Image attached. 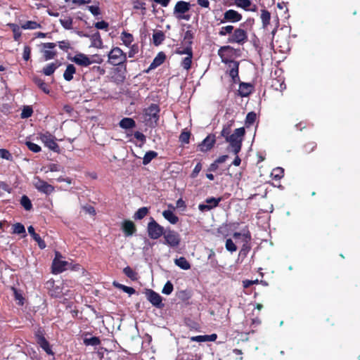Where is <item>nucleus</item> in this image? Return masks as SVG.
I'll return each mask as SVG.
<instances>
[{"label":"nucleus","mask_w":360,"mask_h":360,"mask_svg":"<svg viewBox=\"0 0 360 360\" xmlns=\"http://www.w3.org/2000/svg\"><path fill=\"white\" fill-rule=\"evenodd\" d=\"M39 139L45 146L53 151H56L58 148V146L55 141L54 136L48 132L40 134Z\"/></svg>","instance_id":"nucleus-14"},{"label":"nucleus","mask_w":360,"mask_h":360,"mask_svg":"<svg viewBox=\"0 0 360 360\" xmlns=\"http://www.w3.org/2000/svg\"><path fill=\"white\" fill-rule=\"evenodd\" d=\"M61 25L66 30L72 28V19L70 16H64L59 20Z\"/></svg>","instance_id":"nucleus-31"},{"label":"nucleus","mask_w":360,"mask_h":360,"mask_svg":"<svg viewBox=\"0 0 360 360\" xmlns=\"http://www.w3.org/2000/svg\"><path fill=\"white\" fill-rule=\"evenodd\" d=\"M130 50L128 53L129 58H133L139 52V46L137 44H133L130 46Z\"/></svg>","instance_id":"nucleus-57"},{"label":"nucleus","mask_w":360,"mask_h":360,"mask_svg":"<svg viewBox=\"0 0 360 360\" xmlns=\"http://www.w3.org/2000/svg\"><path fill=\"white\" fill-rule=\"evenodd\" d=\"M231 125L232 123H230L227 126H224L221 131V136L225 137L226 139H227V136H230L229 134Z\"/></svg>","instance_id":"nucleus-61"},{"label":"nucleus","mask_w":360,"mask_h":360,"mask_svg":"<svg viewBox=\"0 0 360 360\" xmlns=\"http://www.w3.org/2000/svg\"><path fill=\"white\" fill-rule=\"evenodd\" d=\"M88 10L91 12L92 15L95 16L99 15L101 14L100 8L97 5L88 6Z\"/></svg>","instance_id":"nucleus-56"},{"label":"nucleus","mask_w":360,"mask_h":360,"mask_svg":"<svg viewBox=\"0 0 360 360\" xmlns=\"http://www.w3.org/2000/svg\"><path fill=\"white\" fill-rule=\"evenodd\" d=\"M256 120V114L253 112H249L246 116V124H252Z\"/></svg>","instance_id":"nucleus-54"},{"label":"nucleus","mask_w":360,"mask_h":360,"mask_svg":"<svg viewBox=\"0 0 360 360\" xmlns=\"http://www.w3.org/2000/svg\"><path fill=\"white\" fill-rule=\"evenodd\" d=\"M191 9V4L184 1H178L173 11V15L177 20H184L188 21L191 19V15L187 13Z\"/></svg>","instance_id":"nucleus-3"},{"label":"nucleus","mask_w":360,"mask_h":360,"mask_svg":"<svg viewBox=\"0 0 360 360\" xmlns=\"http://www.w3.org/2000/svg\"><path fill=\"white\" fill-rule=\"evenodd\" d=\"M32 112H33V111H32V109L31 107L25 106L21 112V117L22 118H28L32 115Z\"/></svg>","instance_id":"nucleus-50"},{"label":"nucleus","mask_w":360,"mask_h":360,"mask_svg":"<svg viewBox=\"0 0 360 360\" xmlns=\"http://www.w3.org/2000/svg\"><path fill=\"white\" fill-rule=\"evenodd\" d=\"M157 155H158V153L155 151L150 150V151L147 152L143 158V164L144 165H147L148 164H149L150 162V161L153 159L156 158Z\"/></svg>","instance_id":"nucleus-35"},{"label":"nucleus","mask_w":360,"mask_h":360,"mask_svg":"<svg viewBox=\"0 0 360 360\" xmlns=\"http://www.w3.org/2000/svg\"><path fill=\"white\" fill-rule=\"evenodd\" d=\"M284 169L281 167L274 169L271 173V176L276 180H279L283 176Z\"/></svg>","instance_id":"nucleus-36"},{"label":"nucleus","mask_w":360,"mask_h":360,"mask_svg":"<svg viewBox=\"0 0 360 360\" xmlns=\"http://www.w3.org/2000/svg\"><path fill=\"white\" fill-rule=\"evenodd\" d=\"M94 26L98 30H107V29L108 27V23L106 22L104 20H102V21L96 22Z\"/></svg>","instance_id":"nucleus-58"},{"label":"nucleus","mask_w":360,"mask_h":360,"mask_svg":"<svg viewBox=\"0 0 360 360\" xmlns=\"http://www.w3.org/2000/svg\"><path fill=\"white\" fill-rule=\"evenodd\" d=\"M234 4L238 7L248 10L252 3L250 0H234Z\"/></svg>","instance_id":"nucleus-41"},{"label":"nucleus","mask_w":360,"mask_h":360,"mask_svg":"<svg viewBox=\"0 0 360 360\" xmlns=\"http://www.w3.org/2000/svg\"><path fill=\"white\" fill-rule=\"evenodd\" d=\"M91 46L101 49L103 46L102 39L99 32H96L90 36Z\"/></svg>","instance_id":"nucleus-23"},{"label":"nucleus","mask_w":360,"mask_h":360,"mask_svg":"<svg viewBox=\"0 0 360 360\" xmlns=\"http://www.w3.org/2000/svg\"><path fill=\"white\" fill-rule=\"evenodd\" d=\"M55 47L56 44L54 43L48 42L42 44L41 52L45 60L53 59L55 57L56 55V52L53 51Z\"/></svg>","instance_id":"nucleus-15"},{"label":"nucleus","mask_w":360,"mask_h":360,"mask_svg":"<svg viewBox=\"0 0 360 360\" xmlns=\"http://www.w3.org/2000/svg\"><path fill=\"white\" fill-rule=\"evenodd\" d=\"M135 125L136 124L134 120L129 117L123 118L120 122V127L125 129L134 128Z\"/></svg>","instance_id":"nucleus-27"},{"label":"nucleus","mask_w":360,"mask_h":360,"mask_svg":"<svg viewBox=\"0 0 360 360\" xmlns=\"http://www.w3.org/2000/svg\"><path fill=\"white\" fill-rule=\"evenodd\" d=\"M165 39V34L162 31L155 32L153 34V43L158 46Z\"/></svg>","instance_id":"nucleus-34"},{"label":"nucleus","mask_w":360,"mask_h":360,"mask_svg":"<svg viewBox=\"0 0 360 360\" xmlns=\"http://www.w3.org/2000/svg\"><path fill=\"white\" fill-rule=\"evenodd\" d=\"M176 53L180 55H186V56L181 60V66L184 68V69L188 70L191 68L192 64L193 52L191 47H180L176 50Z\"/></svg>","instance_id":"nucleus-8"},{"label":"nucleus","mask_w":360,"mask_h":360,"mask_svg":"<svg viewBox=\"0 0 360 360\" xmlns=\"http://www.w3.org/2000/svg\"><path fill=\"white\" fill-rule=\"evenodd\" d=\"M191 341L198 342H207L206 341V335L193 336V337L191 338Z\"/></svg>","instance_id":"nucleus-63"},{"label":"nucleus","mask_w":360,"mask_h":360,"mask_svg":"<svg viewBox=\"0 0 360 360\" xmlns=\"http://www.w3.org/2000/svg\"><path fill=\"white\" fill-rule=\"evenodd\" d=\"M148 213V209L146 207L139 208L134 214V219H141Z\"/></svg>","instance_id":"nucleus-37"},{"label":"nucleus","mask_w":360,"mask_h":360,"mask_svg":"<svg viewBox=\"0 0 360 360\" xmlns=\"http://www.w3.org/2000/svg\"><path fill=\"white\" fill-rule=\"evenodd\" d=\"M214 143L215 136L214 135H209L202 141L200 144H199V150L201 152H207L213 147Z\"/></svg>","instance_id":"nucleus-16"},{"label":"nucleus","mask_w":360,"mask_h":360,"mask_svg":"<svg viewBox=\"0 0 360 360\" xmlns=\"http://www.w3.org/2000/svg\"><path fill=\"white\" fill-rule=\"evenodd\" d=\"M159 108L156 104H152L145 110L146 120L150 124L156 123L158 120Z\"/></svg>","instance_id":"nucleus-13"},{"label":"nucleus","mask_w":360,"mask_h":360,"mask_svg":"<svg viewBox=\"0 0 360 360\" xmlns=\"http://www.w3.org/2000/svg\"><path fill=\"white\" fill-rule=\"evenodd\" d=\"M173 290V285L170 281H167L165 286L163 287V289L162 290V292L165 295H170Z\"/></svg>","instance_id":"nucleus-51"},{"label":"nucleus","mask_w":360,"mask_h":360,"mask_svg":"<svg viewBox=\"0 0 360 360\" xmlns=\"http://www.w3.org/2000/svg\"><path fill=\"white\" fill-rule=\"evenodd\" d=\"M84 342L86 345H93L96 346L100 344V340L96 337H92L90 338H85L84 340Z\"/></svg>","instance_id":"nucleus-47"},{"label":"nucleus","mask_w":360,"mask_h":360,"mask_svg":"<svg viewBox=\"0 0 360 360\" xmlns=\"http://www.w3.org/2000/svg\"><path fill=\"white\" fill-rule=\"evenodd\" d=\"M31 49L28 46H25L23 49V58L25 60H28L30 58Z\"/></svg>","instance_id":"nucleus-60"},{"label":"nucleus","mask_w":360,"mask_h":360,"mask_svg":"<svg viewBox=\"0 0 360 360\" xmlns=\"http://www.w3.org/2000/svg\"><path fill=\"white\" fill-rule=\"evenodd\" d=\"M133 8L136 10H141V14L144 15L146 13V3L141 0L133 1Z\"/></svg>","instance_id":"nucleus-30"},{"label":"nucleus","mask_w":360,"mask_h":360,"mask_svg":"<svg viewBox=\"0 0 360 360\" xmlns=\"http://www.w3.org/2000/svg\"><path fill=\"white\" fill-rule=\"evenodd\" d=\"M146 295L148 301L154 306L160 307L162 304L161 296L152 290H148Z\"/></svg>","instance_id":"nucleus-18"},{"label":"nucleus","mask_w":360,"mask_h":360,"mask_svg":"<svg viewBox=\"0 0 360 360\" xmlns=\"http://www.w3.org/2000/svg\"><path fill=\"white\" fill-rule=\"evenodd\" d=\"M33 184L34 187L40 192L46 194H50L53 192L54 187L47 182L41 180L39 177H34Z\"/></svg>","instance_id":"nucleus-12"},{"label":"nucleus","mask_w":360,"mask_h":360,"mask_svg":"<svg viewBox=\"0 0 360 360\" xmlns=\"http://www.w3.org/2000/svg\"><path fill=\"white\" fill-rule=\"evenodd\" d=\"M25 144L27 146V148L34 153H38L41 150V147L34 143H32L31 141H27Z\"/></svg>","instance_id":"nucleus-48"},{"label":"nucleus","mask_w":360,"mask_h":360,"mask_svg":"<svg viewBox=\"0 0 360 360\" xmlns=\"http://www.w3.org/2000/svg\"><path fill=\"white\" fill-rule=\"evenodd\" d=\"M63 170V167L58 164H50L47 167V169L45 170L46 173L49 172H60Z\"/></svg>","instance_id":"nucleus-49"},{"label":"nucleus","mask_w":360,"mask_h":360,"mask_svg":"<svg viewBox=\"0 0 360 360\" xmlns=\"http://www.w3.org/2000/svg\"><path fill=\"white\" fill-rule=\"evenodd\" d=\"M218 54L222 62L230 63V61H232L230 58L237 54V51L230 46H224L219 49Z\"/></svg>","instance_id":"nucleus-9"},{"label":"nucleus","mask_w":360,"mask_h":360,"mask_svg":"<svg viewBox=\"0 0 360 360\" xmlns=\"http://www.w3.org/2000/svg\"><path fill=\"white\" fill-rule=\"evenodd\" d=\"M229 68V75L233 79L234 82L238 80V63L236 61H230Z\"/></svg>","instance_id":"nucleus-22"},{"label":"nucleus","mask_w":360,"mask_h":360,"mask_svg":"<svg viewBox=\"0 0 360 360\" xmlns=\"http://www.w3.org/2000/svg\"><path fill=\"white\" fill-rule=\"evenodd\" d=\"M13 233L15 234H24L25 236V226L20 223H16L13 226Z\"/></svg>","instance_id":"nucleus-40"},{"label":"nucleus","mask_w":360,"mask_h":360,"mask_svg":"<svg viewBox=\"0 0 360 360\" xmlns=\"http://www.w3.org/2000/svg\"><path fill=\"white\" fill-rule=\"evenodd\" d=\"M165 244L170 247H177L180 243L179 235L174 231H167L164 233Z\"/></svg>","instance_id":"nucleus-11"},{"label":"nucleus","mask_w":360,"mask_h":360,"mask_svg":"<svg viewBox=\"0 0 360 360\" xmlns=\"http://www.w3.org/2000/svg\"><path fill=\"white\" fill-rule=\"evenodd\" d=\"M252 87L247 83H241L239 86V94L243 96H248L252 91Z\"/></svg>","instance_id":"nucleus-26"},{"label":"nucleus","mask_w":360,"mask_h":360,"mask_svg":"<svg viewBox=\"0 0 360 360\" xmlns=\"http://www.w3.org/2000/svg\"><path fill=\"white\" fill-rule=\"evenodd\" d=\"M248 39L247 32L240 28L235 30L233 34L229 38V41L231 43H237L243 44Z\"/></svg>","instance_id":"nucleus-10"},{"label":"nucleus","mask_w":360,"mask_h":360,"mask_svg":"<svg viewBox=\"0 0 360 360\" xmlns=\"http://www.w3.org/2000/svg\"><path fill=\"white\" fill-rule=\"evenodd\" d=\"M9 26L11 27L13 32L14 39L15 41H18L21 36V31L20 27L15 24H9Z\"/></svg>","instance_id":"nucleus-42"},{"label":"nucleus","mask_w":360,"mask_h":360,"mask_svg":"<svg viewBox=\"0 0 360 360\" xmlns=\"http://www.w3.org/2000/svg\"><path fill=\"white\" fill-rule=\"evenodd\" d=\"M233 238L235 240V242L231 239H227L226 241V248L228 251L231 252H233L237 250V247L236 243H238L239 240H241L244 243H248L250 240V235L248 233H234L233 235Z\"/></svg>","instance_id":"nucleus-5"},{"label":"nucleus","mask_w":360,"mask_h":360,"mask_svg":"<svg viewBox=\"0 0 360 360\" xmlns=\"http://www.w3.org/2000/svg\"><path fill=\"white\" fill-rule=\"evenodd\" d=\"M201 169H202V165H201V163L198 162L195 165V167H194V169L191 173V177L195 178L198 175V174L201 171Z\"/></svg>","instance_id":"nucleus-59"},{"label":"nucleus","mask_w":360,"mask_h":360,"mask_svg":"<svg viewBox=\"0 0 360 360\" xmlns=\"http://www.w3.org/2000/svg\"><path fill=\"white\" fill-rule=\"evenodd\" d=\"M70 60L77 65L82 67H88L94 63L100 64L103 61L99 55L87 56L82 53H77Z\"/></svg>","instance_id":"nucleus-1"},{"label":"nucleus","mask_w":360,"mask_h":360,"mask_svg":"<svg viewBox=\"0 0 360 360\" xmlns=\"http://www.w3.org/2000/svg\"><path fill=\"white\" fill-rule=\"evenodd\" d=\"M127 60V55L119 47L111 49L108 53V62L112 65H119Z\"/></svg>","instance_id":"nucleus-4"},{"label":"nucleus","mask_w":360,"mask_h":360,"mask_svg":"<svg viewBox=\"0 0 360 360\" xmlns=\"http://www.w3.org/2000/svg\"><path fill=\"white\" fill-rule=\"evenodd\" d=\"M193 34L191 31H186L184 34L183 44L186 46H191L192 43Z\"/></svg>","instance_id":"nucleus-45"},{"label":"nucleus","mask_w":360,"mask_h":360,"mask_svg":"<svg viewBox=\"0 0 360 360\" xmlns=\"http://www.w3.org/2000/svg\"><path fill=\"white\" fill-rule=\"evenodd\" d=\"M147 231L148 236L151 239H158L165 233L163 226L158 224L153 218L148 224Z\"/></svg>","instance_id":"nucleus-7"},{"label":"nucleus","mask_w":360,"mask_h":360,"mask_svg":"<svg viewBox=\"0 0 360 360\" xmlns=\"http://www.w3.org/2000/svg\"><path fill=\"white\" fill-rule=\"evenodd\" d=\"M233 30V27L232 25H227L225 27H222L221 28V30L219 31V34L221 36H224L227 34L231 33Z\"/></svg>","instance_id":"nucleus-53"},{"label":"nucleus","mask_w":360,"mask_h":360,"mask_svg":"<svg viewBox=\"0 0 360 360\" xmlns=\"http://www.w3.org/2000/svg\"><path fill=\"white\" fill-rule=\"evenodd\" d=\"M165 60V55L162 53H160L158 56L154 59L151 66H158L162 64Z\"/></svg>","instance_id":"nucleus-52"},{"label":"nucleus","mask_w":360,"mask_h":360,"mask_svg":"<svg viewBox=\"0 0 360 360\" xmlns=\"http://www.w3.org/2000/svg\"><path fill=\"white\" fill-rule=\"evenodd\" d=\"M76 72L75 67L72 64H69L64 72L63 77L66 81H71Z\"/></svg>","instance_id":"nucleus-25"},{"label":"nucleus","mask_w":360,"mask_h":360,"mask_svg":"<svg viewBox=\"0 0 360 360\" xmlns=\"http://www.w3.org/2000/svg\"><path fill=\"white\" fill-rule=\"evenodd\" d=\"M34 82L45 94H49V89L42 79L39 78H35Z\"/></svg>","instance_id":"nucleus-43"},{"label":"nucleus","mask_w":360,"mask_h":360,"mask_svg":"<svg viewBox=\"0 0 360 360\" xmlns=\"http://www.w3.org/2000/svg\"><path fill=\"white\" fill-rule=\"evenodd\" d=\"M21 27L24 30H36L40 27V25L35 21H27Z\"/></svg>","instance_id":"nucleus-39"},{"label":"nucleus","mask_w":360,"mask_h":360,"mask_svg":"<svg viewBox=\"0 0 360 360\" xmlns=\"http://www.w3.org/2000/svg\"><path fill=\"white\" fill-rule=\"evenodd\" d=\"M162 215L165 219H167L172 224H175L179 221V218L171 210H165L162 212Z\"/></svg>","instance_id":"nucleus-24"},{"label":"nucleus","mask_w":360,"mask_h":360,"mask_svg":"<svg viewBox=\"0 0 360 360\" xmlns=\"http://www.w3.org/2000/svg\"><path fill=\"white\" fill-rule=\"evenodd\" d=\"M28 233L32 236L33 239L38 243L39 247L41 249H44L46 248L45 242L41 238L39 235L35 233L34 229L32 226H30L27 228Z\"/></svg>","instance_id":"nucleus-21"},{"label":"nucleus","mask_w":360,"mask_h":360,"mask_svg":"<svg viewBox=\"0 0 360 360\" xmlns=\"http://www.w3.org/2000/svg\"><path fill=\"white\" fill-rule=\"evenodd\" d=\"M37 343L40 345V347L48 354H53L52 350L49 342L46 340L44 337L38 332L36 334Z\"/></svg>","instance_id":"nucleus-20"},{"label":"nucleus","mask_w":360,"mask_h":360,"mask_svg":"<svg viewBox=\"0 0 360 360\" xmlns=\"http://www.w3.org/2000/svg\"><path fill=\"white\" fill-rule=\"evenodd\" d=\"M134 136L137 140L141 141V142H144L146 141V136L141 132L136 131L134 132Z\"/></svg>","instance_id":"nucleus-64"},{"label":"nucleus","mask_w":360,"mask_h":360,"mask_svg":"<svg viewBox=\"0 0 360 360\" xmlns=\"http://www.w3.org/2000/svg\"><path fill=\"white\" fill-rule=\"evenodd\" d=\"M14 296L16 300L18 301L19 304H23V297L20 293H19L15 288H13Z\"/></svg>","instance_id":"nucleus-62"},{"label":"nucleus","mask_w":360,"mask_h":360,"mask_svg":"<svg viewBox=\"0 0 360 360\" xmlns=\"http://www.w3.org/2000/svg\"><path fill=\"white\" fill-rule=\"evenodd\" d=\"M124 274L133 281L137 280V273L131 267L127 266L123 269Z\"/></svg>","instance_id":"nucleus-38"},{"label":"nucleus","mask_w":360,"mask_h":360,"mask_svg":"<svg viewBox=\"0 0 360 360\" xmlns=\"http://www.w3.org/2000/svg\"><path fill=\"white\" fill-rule=\"evenodd\" d=\"M190 139V133L188 131H183L180 134L179 140L184 143H188L189 142Z\"/></svg>","instance_id":"nucleus-55"},{"label":"nucleus","mask_w":360,"mask_h":360,"mask_svg":"<svg viewBox=\"0 0 360 360\" xmlns=\"http://www.w3.org/2000/svg\"><path fill=\"white\" fill-rule=\"evenodd\" d=\"M58 65L56 63H51L45 66L43 69V73L45 75H51L55 70L58 68Z\"/></svg>","instance_id":"nucleus-32"},{"label":"nucleus","mask_w":360,"mask_h":360,"mask_svg":"<svg viewBox=\"0 0 360 360\" xmlns=\"http://www.w3.org/2000/svg\"><path fill=\"white\" fill-rule=\"evenodd\" d=\"M245 135V129L243 127L236 129L233 134L227 136L226 139L229 143L232 152L237 155L242 146L243 137Z\"/></svg>","instance_id":"nucleus-2"},{"label":"nucleus","mask_w":360,"mask_h":360,"mask_svg":"<svg viewBox=\"0 0 360 360\" xmlns=\"http://www.w3.org/2000/svg\"><path fill=\"white\" fill-rule=\"evenodd\" d=\"M221 198H207L205 200V204L199 205L198 208L202 212L210 210L211 209L216 207L218 205L219 202L221 201Z\"/></svg>","instance_id":"nucleus-17"},{"label":"nucleus","mask_w":360,"mask_h":360,"mask_svg":"<svg viewBox=\"0 0 360 360\" xmlns=\"http://www.w3.org/2000/svg\"><path fill=\"white\" fill-rule=\"evenodd\" d=\"M121 39L125 46H130L133 42L134 38L132 34L123 32L121 34Z\"/></svg>","instance_id":"nucleus-33"},{"label":"nucleus","mask_w":360,"mask_h":360,"mask_svg":"<svg viewBox=\"0 0 360 360\" xmlns=\"http://www.w3.org/2000/svg\"><path fill=\"white\" fill-rule=\"evenodd\" d=\"M122 229L127 236H131L135 231L134 224L131 221H126L123 223Z\"/></svg>","instance_id":"nucleus-29"},{"label":"nucleus","mask_w":360,"mask_h":360,"mask_svg":"<svg viewBox=\"0 0 360 360\" xmlns=\"http://www.w3.org/2000/svg\"><path fill=\"white\" fill-rule=\"evenodd\" d=\"M20 203L26 210H30L32 207L31 201L26 195L21 198Z\"/></svg>","instance_id":"nucleus-46"},{"label":"nucleus","mask_w":360,"mask_h":360,"mask_svg":"<svg viewBox=\"0 0 360 360\" xmlns=\"http://www.w3.org/2000/svg\"><path fill=\"white\" fill-rule=\"evenodd\" d=\"M70 266V264L63 259V256L58 252H56L55 258L52 264V271L53 274H60Z\"/></svg>","instance_id":"nucleus-6"},{"label":"nucleus","mask_w":360,"mask_h":360,"mask_svg":"<svg viewBox=\"0 0 360 360\" xmlns=\"http://www.w3.org/2000/svg\"><path fill=\"white\" fill-rule=\"evenodd\" d=\"M270 18H271V15H270V13L269 11H267L266 10L262 11L261 19H262L264 27H266V25H268L269 24Z\"/></svg>","instance_id":"nucleus-44"},{"label":"nucleus","mask_w":360,"mask_h":360,"mask_svg":"<svg viewBox=\"0 0 360 360\" xmlns=\"http://www.w3.org/2000/svg\"><path fill=\"white\" fill-rule=\"evenodd\" d=\"M174 263L176 266H178L181 269L188 270V269H191L190 263L184 257H181L178 259H176L174 260Z\"/></svg>","instance_id":"nucleus-28"},{"label":"nucleus","mask_w":360,"mask_h":360,"mask_svg":"<svg viewBox=\"0 0 360 360\" xmlns=\"http://www.w3.org/2000/svg\"><path fill=\"white\" fill-rule=\"evenodd\" d=\"M224 19L231 22H237L242 19V15L236 11L230 9L224 14Z\"/></svg>","instance_id":"nucleus-19"}]
</instances>
